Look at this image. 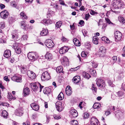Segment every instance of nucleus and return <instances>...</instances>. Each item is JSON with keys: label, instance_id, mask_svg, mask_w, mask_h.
<instances>
[{"label": "nucleus", "instance_id": "nucleus-1", "mask_svg": "<svg viewBox=\"0 0 125 125\" xmlns=\"http://www.w3.org/2000/svg\"><path fill=\"white\" fill-rule=\"evenodd\" d=\"M28 57L29 59L31 60H36L38 58L37 54L36 52H29L28 54Z\"/></svg>", "mask_w": 125, "mask_h": 125}, {"label": "nucleus", "instance_id": "nucleus-2", "mask_svg": "<svg viewBox=\"0 0 125 125\" xmlns=\"http://www.w3.org/2000/svg\"><path fill=\"white\" fill-rule=\"evenodd\" d=\"M42 81L47 80L50 78V76L47 72H45L42 74L41 76Z\"/></svg>", "mask_w": 125, "mask_h": 125}, {"label": "nucleus", "instance_id": "nucleus-3", "mask_svg": "<svg viewBox=\"0 0 125 125\" xmlns=\"http://www.w3.org/2000/svg\"><path fill=\"white\" fill-rule=\"evenodd\" d=\"M97 86L102 89H104L105 85L104 81L101 79H98L96 82Z\"/></svg>", "mask_w": 125, "mask_h": 125}, {"label": "nucleus", "instance_id": "nucleus-4", "mask_svg": "<svg viewBox=\"0 0 125 125\" xmlns=\"http://www.w3.org/2000/svg\"><path fill=\"white\" fill-rule=\"evenodd\" d=\"M45 44L46 46L49 48L52 47L54 45V44L52 41L50 39L46 40Z\"/></svg>", "mask_w": 125, "mask_h": 125}, {"label": "nucleus", "instance_id": "nucleus-5", "mask_svg": "<svg viewBox=\"0 0 125 125\" xmlns=\"http://www.w3.org/2000/svg\"><path fill=\"white\" fill-rule=\"evenodd\" d=\"M15 114L16 115L21 116H22L23 114V112L22 108H19L16 109L15 111Z\"/></svg>", "mask_w": 125, "mask_h": 125}, {"label": "nucleus", "instance_id": "nucleus-6", "mask_svg": "<svg viewBox=\"0 0 125 125\" xmlns=\"http://www.w3.org/2000/svg\"><path fill=\"white\" fill-rule=\"evenodd\" d=\"M115 40H121L122 36V34L121 32L118 31H116L115 32Z\"/></svg>", "mask_w": 125, "mask_h": 125}, {"label": "nucleus", "instance_id": "nucleus-7", "mask_svg": "<svg viewBox=\"0 0 125 125\" xmlns=\"http://www.w3.org/2000/svg\"><path fill=\"white\" fill-rule=\"evenodd\" d=\"M0 15L1 18L3 19H5L7 17L9 13L7 11L4 10L2 11L0 13Z\"/></svg>", "mask_w": 125, "mask_h": 125}, {"label": "nucleus", "instance_id": "nucleus-8", "mask_svg": "<svg viewBox=\"0 0 125 125\" xmlns=\"http://www.w3.org/2000/svg\"><path fill=\"white\" fill-rule=\"evenodd\" d=\"M27 75L31 79H35L36 77L35 74L33 72L30 70L27 71Z\"/></svg>", "mask_w": 125, "mask_h": 125}, {"label": "nucleus", "instance_id": "nucleus-9", "mask_svg": "<svg viewBox=\"0 0 125 125\" xmlns=\"http://www.w3.org/2000/svg\"><path fill=\"white\" fill-rule=\"evenodd\" d=\"M70 115L74 118L78 116V113L76 110L74 109L71 110L70 111Z\"/></svg>", "mask_w": 125, "mask_h": 125}, {"label": "nucleus", "instance_id": "nucleus-10", "mask_svg": "<svg viewBox=\"0 0 125 125\" xmlns=\"http://www.w3.org/2000/svg\"><path fill=\"white\" fill-rule=\"evenodd\" d=\"M62 65L64 66L69 65V62L68 59L66 57L64 56L63 58V61L62 62Z\"/></svg>", "mask_w": 125, "mask_h": 125}, {"label": "nucleus", "instance_id": "nucleus-11", "mask_svg": "<svg viewBox=\"0 0 125 125\" xmlns=\"http://www.w3.org/2000/svg\"><path fill=\"white\" fill-rule=\"evenodd\" d=\"M69 50L68 48L66 46H64L61 48L59 50V52L61 54H63L67 52Z\"/></svg>", "mask_w": 125, "mask_h": 125}, {"label": "nucleus", "instance_id": "nucleus-12", "mask_svg": "<svg viewBox=\"0 0 125 125\" xmlns=\"http://www.w3.org/2000/svg\"><path fill=\"white\" fill-rule=\"evenodd\" d=\"M98 121L96 118L92 117L91 120V125H98Z\"/></svg>", "mask_w": 125, "mask_h": 125}, {"label": "nucleus", "instance_id": "nucleus-13", "mask_svg": "<svg viewBox=\"0 0 125 125\" xmlns=\"http://www.w3.org/2000/svg\"><path fill=\"white\" fill-rule=\"evenodd\" d=\"M13 47L15 50L16 52L18 54L20 53L21 52V48L19 47H18L17 44H14L13 45Z\"/></svg>", "mask_w": 125, "mask_h": 125}, {"label": "nucleus", "instance_id": "nucleus-14", "mask_svg": "<svg viewBox=\"0 0 125 125\" xmlns=\"http://www.w3.org/2000/svg\"><path fill=\"white\" fill-rule=\"evenodd\" d=\"M71 88L68 85L66 88L65 92L66 94L68 95H70L72 94V91Z\"/></svg>", "mask_w": 125, "mask_h": 125}, {"label": "nucleus", "instance_id": "nucleus-15", "mask_svg": "<svg viewBox=\"0 0 125 125\" xmlns=\"http://www.w3.org/2000/svg\"><path fill=\"white\" fill-rule=\"evenodd\" d=\"M30 92V91L29 88L28 87L25 88L23 90L24 96H25L26 95H28Z\"/></svg>", "mask_w": 125, "mask_h": 125}, {"label": "nucleus", "instance_id": "nucleus-16", "mask_svg": "<svg viewBox=\"0 0 125 125\" xmlns=\"http://www.w3.org/2000/svg\"><path fill=\"white\" fill-rule=\"evenodd\" d=\"M62 103L61 102H57L56 103V107L57 110L58 111H61L62 110L61 108Z\"/></svg>", "mask_w": 125, "mask_h": 125}, {"label": "nucleus", "instance_id": "nucleus-17", "mask_svg": "<svg viewBox=\"0 0 125 125\" xmlns=\"http://www.w3.org/2000/svg\"><path fill=\"white\" fill-rule=\"evenodd\" d=\"M11 51L10 50H5L4 53V56L6 58H8L11 56Z\"/></svg>", "mask_w": 125, "mask_h": 125}, {"label": "nucleus", "instance_id": "nucleus-18", "mask_svg": "<svg viewBox=\"0 0 125 125\" xmlns=\"http://www.w3.org/2000/svg\"><path fill=\"white\" fill-rule=\"evenodd\" d=\"M45 57L47 60L49 61L52 59V55L51 53L49 52H47L45 55Z\"/></svg>", "mask_w": 125, "mask_h": 125}, {"label": "nucleus", "instance_id": "nucleus-19", "mask_svg": "<svg viewBox=\"0 0 125 125\" xmlns=\"http://www.w3.org/2000/svg\"><path fill=\"white\" fill-rule=\"evenodd\" d=\"M11 79L12 80L14 81L18 82H20L21 80V77L15 76H13L12 77Z\"/></svg>", "mask_w": 125, "mask_h": 125}, {"label": "nucleus", "instance_id": "nucleus-20", "mask_svg": "<svg viewBox=\"0 0 125 125\" xmlns=\"http://www.w3.org/2000/svg\"><path fill=\"white\" fill-rule=\"evenodd\" d=\"M73 80L74 83H78L80 80V76H75L73 77Z\"/></svg>", "mask_w": 125, "mask_h": 125}, {"label": "nucleus", "instance_id": "nucleus-21", "mask_svg": "<svg viewBox=\"0 0 125 125\" xmlns=\"http://www.w3.org/2000/svg\"><path fill=\"white\" fill-rule=\"evenodd\" d=\"M42 23L45 25L50 24L52 23L51 20H43L42 21Z\"/></svg>", "mask_w": 125, "mask_h": 125}, {"label": "nucleus", "instance_id": "nucleus-22", "mask_svg": "<svg viewBox=\"0 0 125 125\" xmlns=\"http://www.w3.org/2000/svg\"><path fill=\"white\" fill-rule=\"evenodd\" d=\"M20 26L21 28L25 30L27 29L26 28L27 27V24H25V22L23 21L20 22Z\"/></svg>", "mask_w": 125, "mask_h": 125}, {"label": "nucleus", "instance_id": "nucleus-23", "mask_svg": "<svg viewBox=\"0 0 125 125\" xmlns=\"http://www.w3.org/2000/svg\"><path fill=\"white\" fill-rule=\"evenodd\" d=\"M44 93L45 94H48L51 92V90L49 88H46L43 91Z\"/></svg>", "mask_w": 125, "mask_h": 125}, {"label": "nucleus", "instance_id": "nucleus-24", "mask_svg": "<svg viewBox=\"0 0 125 125\" xmlns=\"http://www.w3.org/2000/svg\"><path fill=\"white\" fill-rule=\"evenodd\" d=\"M105 52V49L103 46H101L100 47L99 50V53L101 55L103 54Z\"/></svg>", "mask_w": 125, "mask_h": 125}, {"label": "nucleus", "instance_id": "nucleus-25", "mask_svg": "<svg viewBox=\"0 0 125 125\" xmlns=\"http://www.w3.org/2000/svg\"><path fill=\"white\" fill-rule=\"evenodd\" d=\"M48 31L46 29H45L43 30L41 32L40 34L42 36H45L48 34Z\"/></svg>", "mask_w": 125, "mask_h": 125}, {"label": "nucleus", "instance_id": "nucleus-26", "mask_svg": "<svg viewBox=\"0 0 125 125\" xmlns=\"http://www.w3.org/2000/svg\"><path fill=\"white\" fill-rule=\"evenodd\" d=\"M123 115V113L120 110H118L116 113L115 114V116L117 118H119Z\"/></svg>", "mask_w": 125, "mask_h": 125}, {"label": "nucleus", "instance_id": "nucleus-27", "mask_svg": "<svg viewBox=\"0 0 125 125\" xmlns=\"http://www.w3.org/2000/svg\"><path fill=\"white\" fill-rule=\"evenodd\" d=\"M73 42L75 45L77 46H80V43L79 40L76 38H74L73 40Z\"/></svg>", "mask_w": 125, "mask_h": 125}, {"label": "nucleus", "instance_id": "nucleus-28", "mask_svg": "<svg viewBox=\"0 0 125 125\" xmlns=\"http://www.w3.org/2000/svg\"><path fill=\"white\" fill-rule=\"evenodd\" d=\"M31 86L32 89L34 91H37L38 89V87L37 86L36 84L35 83H31Z\"/></svg>", "mask_w": 125, "mask_h": 125}, {"label": "nucleus", "instance_id": "nucleus-29", "mask_svg": "<svg viewBox=\"0 0 125 125\" xmlns=\"http://www.w3.org/2000/svg\"><path fill=\"white\" fill-rule=\"evenodd\" d=\"M83 76L84 78L87 79H88L91 77L90 75L88 73L85 72H83Z\"/></svg>", "mask_w": 125, "mask_h": 125}, {"label": "nucleus", "instance_id": "nucleus-30", "mask_svg": "<svg viewBox=\"0 0 125 125\" xmlns=\"http://www.w3.org/2000/svg\"><path fill=\"white\" fill-rule=\"evenodd\" d=\"M8 115V114L5 110L2 111L1 114V116L4 118H7Z\"/></svg>", "mask_w": 125, "mask_h": 125}, {"label": "nucleus", "instance_id": "nucleus-31", "mask_svg": "<svg viewBox=\"0 0 125 125\" xmlns=\"http://www.w3.org/2000/svg\"><path fill=\"white\" fill-rule=\"evenodd\" d=\"M100 104L99 103H95L93 105V107L94 109H98L101 107Z\"/></svg>", "mask_w": 125, "mask_h": 125}, {"label": "nucleus", "instance_id": "nucleus-32", "mask_svg": "<svg viewBox=\"0 0 125 125\" xmlns=\"http://www.w3.org/2000/svg\"><path fill=\"white\" fill-rule=\"evenodd\" d=\"M98 37L96 36L94 37H93V42L94 43L96 44L98 43Z\"/></svg>", "mask_w": 125, "mask_h": 125}, {"label": "nucleus", "instance_id": "nucleus-33", "mask_svg": "<svg viewBox=\"0 0 125 125\" xmlns=\"http://www.w3.org/2000/svg\"><path fill=\"white\" fill-rule=\"evenodd\" d=\"M63 71V68L62 66H60L57 67L56 71L57 73H60L62 72Z\"/></svg>", "mask_w": 125, "mask_h": 125}, {"label": "nucleus", "instance_id": "nucleus-34", "mask_svg": "<svg viewBox=\"0 0 125 125\" xmlns=\"http://www.w3.org/2000/svg\"><path fill=\"white\" fill-rule=\"evenodd\" d=\"M64 97V96L63 93L61 92L58 95V98L59 100H62Z\"/></svg>", "mask_w": 125, "mask_h": 125}, {"label": "nucleus", "instance_id": "nucleus-35", "mask_svg": "<svg viewBox=\"0 0 125 125\" xmlns=\"http://www.w3.org/2000/svg\"><path fill=\"white\" fill-rule=\"evenodd\" d=\"M9 23L10 24L14 22L15 21V19L14 17L10 16L9 17Z\"/></svg>", "mask_w": 125, "mask_h": 125}, {"label": "nucleus", "instance_id": "nucleus-36", "mask_svg": "<svg viewBox=\"0 0 125 125\" xmlns=\"http://www.w3.org/2000/svg\"><path fill=\"white\" fill-rule=\"evenodd\" d=\"M118 20L119 22L122 23L124 24L125 23V20L123 17H119Z\"/></svg>", "mask_w": 125, "mask_h": 125}, {"label": "nucleus", "instance_id": "nucleus-37", "mask_svg": "<svg viewBox=\"0 0 125 125\" xmlns=\"http://www.w3.org/2000/svg\"><path fill=\"white\" fill-rule=\"evenodd\" d=\"M62 24V22L61 21H58L56 22L55 25L56 27L57 28H59Z\"/></svg>", "mask_w": 125, "mask_h": 125}, {"label": "nucleus", "instance_id": "nucleus-38", "mask_svg": "<svg viewBox=\"0 0 125 125\" xmlns=\"http://www.w3.org/2000/svg\"><path fill=\"white\" fill-rule=\"evenodd\" d=\"M21 72L22 73H25L26 72L27 70V68L25 67H22L21 68Z\"/></svg>", "mask_w": 125, "mask_h": 125}, {"label": "nucleus", "instance_id": "nucleus-39", "mask_svg": "<svg viewBox=\"0 0 125 125\" xmlns=\"http://www.w3.org/2000/svg\"><path fill=\"white\" fill-rule=\"evenodd\" d=\"M88 54V53L87 52L83 51L81 53V56L82 57H86Z\"/></svg>", "mask_w": 125, "mask_h": 125}, {"label": "nucleus", "instance_id": "nucleus-40", "mask_svg": "<svg viewBox=\"0 0 125 125\" xmlns=\"http://www.w3.org/2000/svg\"><path fill=\"white\" fill-rule=\"evenodd\" d=\"M21 16L22 17V18L23 19H26L27 18V17L25 13L23 12H22L20 13Z\"/></svg>", "mask_w": 125, "mask_h": 125}, {"label": "nucleus", "instance_id": "nucleus-41", "mask_svg": "<svg viewBox=\"0 0 125 125\" xmlns=\"http://www.w3.org/2000/svg\"><path fill=\"white\" fill-rule=\"evenodd\" d=\"M8 97L10 100L12 99L14 100L15 99L14 97H13L11 94H10L9 93L8 95Z\"/></svg>", "mask_w": 125, "mask_h": 125}, {"label": "nucleus", "instance_id": "nucleus-42", "mask_svg": "<svg viewBox=\"0 0 125 125\" xmlns=\"http://www.w3.org/2000/svg\"><path fill=\"white\" fill-rule=\"evenodd\" d=\"M90 11V14L92 15H94L98 14L97 12H95L93 10H91Z\"/></svg>", "mask_w": 125, "mask_h": 125}, {"label": "nucleus", "instance_id": "nucleus-43", "mask_svg": "<svg viewBox=\"0 0 125 125\" xmlns=\"http://www.w3.org/2000/svg\"><path fill=\"white\" fill-rule=\"evenodd\" d=\"M71 123L72 125H78V122L76 120H72Z\"/></svg>", "mask_w": 125, "mask_h": 125}, {"label": "nucleus", "instance_id": "nucleus-44", "mask_svg": "<svg viewBox=\"0 0 125 125\" xmlns=\"http://www.w3.org/2000/svg\"><path fill=\"white\" fill-rule=\"evenodd\" d=\"M108 83L109 85L112 87H113L115 86V85L113 84L112 82V81L110 80H108Z\"/></svg>", "mask_w": 125, "mask_h": 125}, {"label": "nucleus", "instance_id": "nucleus-45", "mask_svg": "<svg viewBox=\"0 0 125 125\" xmlns=\"http://www.w3.org/2000/svg\"><path fill=\"white\" fill-rule=\"evenodd\" d=\"M12 38L14 40H16L17 39L18 36L15 34L13 33L12 34Z\"/></svg>", "mask_w": 125, "mask_h": 125}, {"label": "nucleus", "instance_id": "nucleus-46", "mask_svg": "<svg viewBox=\"0 0 125 125\" xmlns=\"http://www.w3.org/2000/svg\"><path fill=\"white\" fill-rule=\"evenodd\" d=\"M119 96H121L123 95L124 93L121 91H120L117 93Z\"/></svg>", "mask_w": 125, "mask_h": 125}, {"label": "nucleus", "instance_id": "nucleus-47", "mask_svg": "<svg viewBox=\"0 0 125 125\" xmlns=\"http://www.w3.org/2000/svg\"><path fill=\"white\" fill-rule=\"evenodd\" d=\"M82 32L84 37H85L87 36V32L86 30H82Z\"/></svg>", "mask_w": 125, "mask_h": 125}, {"label": "nucleus", "instance_id": "nucleus-48", "mask_svg": "<svg viewBox=\"0 0 125 125\" xmlns=\"http://www.w3.org/2000/svg\"><path fill=\"white\" fill-rule=\"evenodd\" d=\"M32 27L31 26H29V25L27 24V27H26V29H27L25 30L26 31H29L32 29Z\"/></svg>", "mask_w": 125, "mask_h": 125}, {"label": "nucleus", "instance_id": "nucleus-49", "mask_svg": "<svg viewBox=\"0 0 125 125\" xmlns=\"http://www.w3.org/2000/svg\"><path fill=\"white\" fill-rule=\"evenodd\" d=\"M110 111H113L115 110V107L114 106H111L110 107Z\"/></svg>", "mask_w": 125, "mask_h": 125}, {"label": "nucleus", "instance_id": "nucleus-50", "mask_svg": "<svg viewBox=\"0 0 125 125\" xmlns=\"http://www.w3.org/2000/svg\"><path fill=\"white\" fill-rule=\"evenodd\" d=\"M59 1H60V3L62 5H65L66 6H67V4H65L64 2L62 0H59Z\"/></svg>", "mask_w": 125, "mask_h": 125}, {"label": "nucleus", "instance_id": "nucleus-51", "mask_svg": "<svg viewBox=\"0 0 125 125\" xmlns=\"http://www.w3.org/2000/svg\"><path fill=\"white\" fill-rule=\"evenodd\" d=\"M112 60L114 62V63L117 60V57L115 56H113L112 58Z\"/></svg>", "mask_w": 125, "mask_h": 125}, {"label": "nucleus", "instance_id": "nucleus-52", "mask_svg": "<svg viewBox=\"0 0 125 125\" xmlns=\"http://www.w3.org/2000/svg\"><path fill=\"white\" fill-rule=\"evenodd\" d=\"M84 117L85 118H87L89 116V114L87 113H85L84 114Z\"/></svg>", "mask_w": 125, "mask_h": 125}, {"label": "nucleus", "instance_id": "nucleus-53", "mask_svg": "<svg viewBox=\"0 0 125 125\" xmlns=\"http://www.w3.org/2000/svg\"><path fill=\"white\" fill-rule=\"evenodd\" d=\"M35 106V107L33 109L35 111H37L39 108V106L36 104V105Z\"/></svg>", "mask_w": 125, "mask_h": 125}, {"label": "nucleus", "instance_id": "nucleus-54", "mask_svg": "<svg viewBox=\"0 0 125 125\" xmlns=\"http://www.w3.org/2000/svg\"><path fill=\"white\" fill-rule=\"evenodd\" d=\"M98 66V64L94 62H92V66L94 68H96Z\"/></svg>", "mask_w": 125, "mask_h": 125}, {"label": "nucleus", "instance_id": "nucleus-55", "mask_svg": "<svg viewBox=\"0 0 125 125\" xmlns=\"http://www.w3.org/2000/svg\"><path fill=\"white\" fill-rule=\"evenodd\" d=\"M67 39L64 38V37H62L61 39V41L62 42H66L67 41Z\"/></svg>", "mask_w": 125, "mask_h": 125}, {"label": "nucleus", "instance_id": "nucleus-56", "mask_svg": "<svg viewBox=\"0 0 125 125\" xmlns=\"http://www.w3.org/2000/svg\"><path fill=\"white\" fill-rule=\"evenodd\" d=\"M5 27V25L2 23H1L0 24V28L3 29Z\"/></svg>", "mask_w": 125, "mask_h": 125}, {"label": "nucleus", "instance_id": "nucleus-57", "mask_svg": "<svg viewBox=\"0 0 125 125\" xmlns=\"http://www.w3.org/2000/svg\"><path fill=\"white\" fill-rule=\"evenodd\" d=\"M27 35H23L22 38H21V39H23V40H27Z\"/></svg>", "mask_w": 125, "mask_h": 125}, {"label": "nucleus", "instance_id": "nucleus-58", "mask_svg": "<svg viewBox=\"0 0 125 125\" xmlns=\"http://www.w3.org/2000/svg\"><path fill=\"white\" fill-rule=\"evenodd\" d=\"M105 20L106 21L107 23H108L109 24L110 23L113 24V23L110 21L109 19L108 18L105 19Z\"/></svg>", "mask_w": 125, "mask_h": 125}, {"label": "nucleus", "instance_id": "nucleus-59", "mask_svg": "<svg viewBox=\"0 0 125 125\" xmlns=\"http://www.w3.org/2000/svg\"><path fill=\"white\" fill-rule=\"evenodd\" d=\"M90 15L89 14H86L85 15V18L86 20H87L90 17Z\"/></svg>", "mask_w": 125, "mask_h": 125}, {"label": "nucleus", "instance_id": "nucleus-60", "mask_svg": "<svg viewBox=\"0 0 125 125\" xmlns=\"http://www.w3.org/2000/svg\"><path fill=\"white\" fill-rule=\"evenodd\" d=\"M91 73L94 76H96V73L95 70H93L91 72Z\"/></svg>", "mask_w": 125, "mask_h": 125}, {"label": "nucleus", "instance_id": "nucleus-61", "mask_svg": "<svg viewBox=\"0 0 125 125\" xmlns=\"http://www.w3.org/2000/svg\"><path fill=\"white\" fill-rule=\"evenodd\" d=\"M116 96L115 94H114L113 93L112 94L111 98L113 99V100L115 99L116 98Z\"/></svg>", "mask_w": 125, "mask_h": 125}, {"label": "nucleus", "instance_id": "nucleus-62", "mask_svg": "<svg viewBox=\"0 0 125 125\" xmlns=\"http://www.w3.org/2000/svg\"><path fill=\"white\" fill-rule=\"evenodd\" d=\"M36 104L34 103H32L31 104V106L33 109L35 107V106L36 105Z\"/></svg>", "mask_w": 125, "mask_h": 125}, {"label": "nucleus", "instance_id": "nucleus-63", "mask_svg": "<svg viewBox=\"0 0 125 125\" xmlns=\"http://www.w3.org/2000/svg\"><path fill=\"white\" fill-rule=\"evenodd\" d=\"M121 88L124 90H125V83H123L122 84Z\"/></svg>", "mask_w": 125, "mask_h": 125}, {"label": "nucleus", "instance_id": "nucleus-64", "mask_svg": "<svg viewBox=\"0 0 125 125\" xmlns=\"http://www.w3.org/2000/svg\"><path fill=\"white\" fill-rule=\"evenodd\" d=\"M79 23L81 25H83L84 24V22L83 20H80Z\"/></svg>", "mask_w": 125, "mask_h": 125}]
</instances>
